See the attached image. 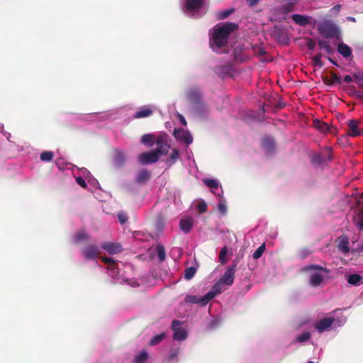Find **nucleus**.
<instances>
[{
	"instance_id": "f257e3e1",
	"label": "nucleus",
	"mask_w": 363,
	"mask_h": 363,
	"mask_svg": "<svg viewBox=\"0 0 363 363\" xmlns=\"http://www.w3.org/2000/svg\"><path fill=\"white\" fill-rule=\"evenodd\" d=\"M238 28V24L236 23L226 22L216 25L210 38L211 48L214 51H218L226 45L230 35Z\"/></svg>"
},
{
	"instance_id": "f03ea898",
	"label": "nucleus",
	"mask_w": 363,
	"mask_h": 363,
	"mask_svg": "<svg viewBox=\"0 0 363 363\" xmlns=\"http://www.w3.org/2000/svg\"><path fill=\"white\" fill-rule=\"evenodd\" d=\"M238 262L236 260H233V264L228 267L226 271L224 272L223 276L220 278L218 282L213 286V289L216 295L220 294L222 291L220 286L225 284L227 286H231L233 284L235 279V273L236 271Z\"/></svg>"
},
{
	"instance_id": "7ed1b4c3",
	"label": "nucleus",
	"mask_w": 363,
	"mask_h": 363,
	"mask_svg": "<svg viewBox=\"0 0 363 363\" xmlns=\"http://www.w3.org/2000/svg\"><path fill=\"white\" fill-rule=\"evenodd\" d=\"M333 160V150L331 147H326L319 152L311 155V163L317 167L327 166Z\"/></svg>"
},
{
	"instance_id": "20e7f679",
	"label": "nucleus",
	"mask_w": 363,
	"mask_h": 363,
	"mask_svg": "<svg viewBox=\"0 0 363 363\" xmlns=\"http://www.w3.org/2000/svg\"><path fill=\"white\" fill-rule=\"evenodd\" d=\"M318 31L325 38H338L340 35L338 27L330 21H325L319 24Z\"/></svg>"
},
{
	"instance_id": "39448f33",
	"label": "nucleus",
	"mask_w": 363,
	"mask_h": 363,
	"mask_svg": "<svg viewBox=\"0 0 363 363\" xmlns=\"http://www.w3.org/2000/svg\"><path fill=\"white\" fill-rule=\"evenodd\" d=\"M157 147L153 150L159 158L161 156L166 155L169 149L170 145L167 142V135H159L155 140Z\"/></svg>"
},
{
	"instance_id": "423d86ee",
	"label": "nucleus",
	"mask_w": 363,
	"mask_h": 363,
	"mask_svg": "<svg viewBox=\"0 0 363 363\" xmlns=\"http://www.w3.org/2000/svg\"><path fill=\"white\" fill-rule=\"evenodd\" d=\"M216 296L214 291H209L201 298H198L195 295H187L185 297V302L191 303H199L201 306H205Z\"/></svg>"
},
{
	"instance_id": "0eeeda50",
	"label": "nucleus",
	"mask_w": 363,
	"mask_h": 363,
	"mask_svg": "<svg viewBox=\"0 0 363 363\" xmlns=\"http://www.w3.org/2000/svg\"><path fill=\"white\" fill-rule=\"evenodd\" d=\"M182 322L180 320H174L172 323V330L174 331L173 338L175 340H184L187 337L186 331L180 328Z\"/></svg>"
},
{
	"instance_id": "6e6552de",
	"label": "nucleus",
	"mask_w": 363,
	"mask_h": 363,
	"mask_svg": "<svg viewBox=\"0 0 363 363\" xmlns=\"http://www.w3.org/2000/svg\"><path fill=\"white\" fill-rule=\"evenodd\" d=\"M82 252L86 260L96 259L101 253L97 245L94 244L88 245L82 250Z\"/></svg>"
},
{
	"instance_id": "1a4fd4ad",
	"label": "nucleus",
	"mask_w": 363,
	"mask_h": 363,
	"mask_svg": "<svg viewBox=\"0 0 363 363\" xmlns=\"http://www.w3.org/2000/svg\"><path fill=\"white\" fill-rule=\"evenodd\" d=\"M335 322V319L334 317H325L316 322L314 328L319 333H323L329 330Z\"/></svg>"
},
{
	"instance_id": "9d476101",
	"label": "nucleus",
	"mask_w": 363,
	"mask_h": 363,
	"mask_svg": "<svg viewBox=\"0 0 363 363\" xmlns=\"http://www.w3.org/2000/svg\"><path fill=\"white\" fill-rule=\"evenodd\" d=\"M158 159L157 154L153 150L143 152L138 156V160L141 164H152L157 162Z\"/></svg>"
},
{
	"instance_id": "9b49d317",
	"label": "nucleus",
	"mask_w": 363,
	"mask_h": 363,
	"mask_svg": "<svg viewBox=\"0 0 363 363\" xmlns=\"http://www.w3.org/2000/svg\"><path fill=\"white\" fill-rule=\"evenodd\" d=\"M359 121L357 119H352L347 122V135L351 137H357L363 134V131L360 130L358 128Z\"/></svg>"
},
{
	"instance_id": "f8f14e48",
	"label": "nucleus",
	"mask_w": 363,
	"mask_h": 363,
	"mask_svg": "<svg viewBox=\"0 0 363 363\" xmlns=\"http://www.w3.org/2000/svg\"><path fill=\"white\" fill-rule=\"evenodd\" d=\"M187 98L189 102L194 104H200L202 95L201 91L197 88H192L187 93Z\"/></svg>"
},
{
	"instance_id": "ddd939ff",
	"label": "nucleus",
	"mask_w": 363,
	"mask_h": 363,
	"mask_svg": "<svg viewBox=\"0 0 363 363\" xmlns=\"http://www.w3.org/2000/svg\"><path fill=\"white\" fill-rule=\"evenodd\" d=\"M174 135L177 139L184 141L186 145H189L193 141L191 134L189 132H185L182 128L175 129Z\"/></svg>"
},
{
	"instance_id": "4468645a",
	"label": "nucleus",
	"mask_w": 363,
	"mask_h": 363,
	"mask_svg": "<svg viewBox=\"0 0 363 363\" xmlns=\"http://www.w3.org/2000/svg\"><path fill=\"white\" fill-rule=\"evenodd\" d=\"M101 248L110 255H115L123 250L121 245L114 242H104L101 244Z\"/></svg>"
},
{
	"instance_id": "2eb2a0df",
	"label": "nucleus",
	"mask_w": 363,
	"mask_h": 363,
	"mask_svg": "<svg viewBox=\"0 0 363 363\" xmlns=\"http://www.w3.org/2000/svg\"><path fill=\"white\" fill-rule=\"evenodd\" d=\"M193 219L191 218H182L179 221V228L184 233H189L193 228Z\"/></svg>"
},
{
	"instance_id": "dca6fc26",
	"label": "nucleus",
	"mask_w": 363,
	"mask_h": 363,
	"mask_svg": "<svg viewBox=\"0 0 363 363\" xmlns=\"http://www.w3.org/2000/svg\"><path fill=\"white\" fill-rule=\"evenodd\" d=\"M292 20L298 25L301 26H305L310 23V17L307 16H303L301 14H293L291 16Z\"/></svg>"
},
{
	"instance_id": "f3484780",
	"label": "nucleus",
	"mask_w": 363,
	"mask_h": 363,
	"mask_svg": "<svg viewBox=\"0 0 363 363\" xmlns=\"http://www.w3.org/2000/svg\"><path fill=\"white\" fill-rule=\"evenodd\" d=\"M323 280H324L323 275L320 273L315 272L311 275L310 279H309V283H310L311 286H312L313 287H317L321 284V283L323 281Z\"/></svg>"
},
{
	"instance_id": "a211bd4d",
	"label": "nucleus",
	"mask_w": 363,
	"mask_h": 363,
	"mask_svg": "<svg viewBox=\"0 0 363 363\" xmlns=\"http://www.w3.org/2000/svg\"><path fill=\"white\" fill-rule=\"evenodd\" d=\"M347 281L352 286H359L363 284V277L358 274H351L347 276Z\"/></svg>"
},
{
	"instance_id": "6ab92c4d",
	"label": "nucleus",
	"mask_w": 363,
	"mask_h": 363,
	"mask_svg": "<svg viewBox=\"0 0 363 363\" xmlns=\"http://www.w3.org/2000/svg\"><path fill=\"white\" fill-rule=\"evenodd\" d=\"M203 5V0H186V7L189 11L199 9Z\"/></svg>"
},
{
	"instance_id": "aec40b11",
	"label": "nucleus",
	"mask_w": 363,
	"mask_h": 363,
	"mask_svg": "<svg viewBox=\"0 0 363 363\" xmlns=\"http://www.w3.org/2000/svg\"><path fill=\"white\" fill-rule=\"evenodd\" d=\"M153 113V111L147 106H143L141 107L138 111H137L134 114V118H146L150 116H151Z\"/></svg>"
},
{
	"instance_id": "412c9836",
	"label": "nucleus",
	"mask_w": 363,
	"mask_h": 363,
	"mask_svg": "<svg viewBox=\"0 0 363 363\" xmlns=\"http://www.w3.org/2000/svg\"><path fill=\"white\" fill-rule=\"evenodd\" d=\"M337 52L344 57H349L352 55V49L343 43L338 44Z\"/></svg>"
},
{
	"instance_id": "4be33fe9",
	"label": "nucleus",
	"mask_w": 363,
	"mask_h": 363,
	"mask_svg": "<svg viewBox=\"0 0 363 363\" xmlns=\"http://www.w3.org/2000/svg\"><path fill=\"white\" fill-rule=\"evenodd\" d=\"M150 178V173L146 169H142L138 173L135 181L139 184H145Z\"/></svg>"
},
{
	"instance_id": "5701e85b",
	"label": "nucleus",
	"mask_w": 363,
	"mask_h": 363,
	"mask_svg": "<svg viewBox=\"0 0 363 363\" xmlns=\"http://www.w3.org/2000/svg\"><path fill=\"white\" fill-rule=\"evenodd\" d=\"M203 184H205L209 189H211V191L213 194H216V190H218L220 184L219 183L213 179H203Z\"/></svg>"
},
{
	"instance_id": "b1692460",
	"label": "nucleus",
	"mask_w": 363,
	"mask_h": 363,
	"mask_svg": "<svg viewBox=\"0 0 363 363\" xmlns=\"http://www.w3.org/2000/svg\"><path fill=\"white\" fill-rule=\"evenodd\" d=\"M89 239V237L84 230L77 232L74 238V242L77 244L81 243L84 241H88Z\"/></svg>"
},
{
	"instance_id": "393cba45",
	"label": "nucleus",
	"mask_w": 363,
	"mask_h": 363,
	"mask_svg": "<svg viewBox=\"0 0 363 363\" xmlns=\"http://www.w3.org/2000/svg\"><path fill=\"white\" fill-rule=\"evenodd\" d=\"M323 82L327 85H333L335 83L341 84L340 78L335 73H332L331 77L329 79L328 77H325L323 78Z\"/></svg>"
},
{
	"instance_id": "a878e982",
	"label": "nucleus",
	"mask_w": 363,
	"mask_h": 363,
	"mask_svg": "<svg viewBox=\"0 0 363 363\" xmlns=\"http://www.w3.org/2000/svg\"><path fill=\"white\" fill-rule=\"evenodd\" d=\"M234 11L235 9L233 8H230L222 11H218L216 14V18L217 20H223L233 14Z\"/></svg>"
},
{
	"instance_id": "bb28decb",
	"label": "nucleus",
	"mask_w": 363,
	"mask_h": 363,
	"mask_svg": "<svg viewBox=\"0 0 363 363\" xmlns=\"http://www.w3.org/2000/svg\"><path fill=\"white\" fill-rule=\"evenodd\" d=\"M318 45L320 48L324 49L328 54H332L334 52V49L330 46L329 42L327 40H318Z\"/></svg>"
},
{
	"instance_id": "cd10ccee",
	"label": "nucleus",
	"mask_w": 363,
	"mask_h": 363,
	"mask_svg": "<svg viewBox=\"0 0 363 363\" xmlns=\"http://www.w3.org/2000/svg\"><path fill=\"white\" fill-rule=\"evenodd\" d=\"M141 143L145 145H148L149 147H152L155 143L154 142V137L150 134H145L141 138Z\"/></svg>"
},
{
	"instance_id": "c85d7f7f",
	"label": "nucleus",
	"mask_w": 363,
	"mask_h": 363,
	"mask_svg": "<svg viewBox=\"0 0 363 363\" xmlns=\"http://www.w3.org/2000/svg\"><path fill=\"white\" fill-rule=\"evenodd\" d=\"M314 126L316 129L323 133L328 132L329 130V125L327 123L318 120L314 121Z\"/></svg>"
},
{
	"instance_id": "c756f323",
	"label": "nucleus",
	"mask_w": 363,
	"mask_h": 363,
	"mask_svg": "<svg viewBox=\"0 0 363 363\" xmlns=\"http://www.w3.org/2000/svg\"><path fill=\"white\" fill-rule=\"evenodd\" d=\"M305 270H306V271L318 270V271L325 272L326 274L330 273V270L328 269L323 267L322 266L318 265V264H309L305 267Z\"/></svg>"
},
{
	"instance_id": "7c9ffc66",
	"label": "nucleus",
	"mask_w": 363,
	"mask_h": 363,
	"mask_svg": "<svg viewBox=\"0 0 363 363\" xmlns=\"http://www.w3.org/2000/svg\"><path fill=\"white\" fill-rule=\"evenodd\" d=\"M148 357V353L143 350L139 354L135 356L134 363H145Z\"/></svg>"
},
{
	"instance_id": "2f4dec72",
	"label": "nucleus",
	"mask_w": 363,
	"mask_h": 363,
	"mask_svg": "<svg viewBox=\"0 0 363 363\" xmlns=\"http://www.w3.org/2000/svg\"><path fill=\"white\" fill-rule=\"evenodd\" d=\"M312 251L308 247H302L297 251V257L301 259H306Z\"/></svg>"
},
{
	"instance_id": "473e14b6",
	"label": "nucleus",
	"mask_w": 363,
	"mask_h": 363,
	"mask_svg": "<svg viewBox=\"0 0 363 363\" xmlns=\"http://www.w3.org/2000/svg\"><path fill=\"white\" fill-rule=\"evenodd\" d=\"M165 337L164 333H160L154 336L149 342L150 346H155L160 343Z\"/></svg>"
},
{
	"instance_id": "72a5a7b5",
	"label": "nucleus",
	"mask_w": 363,
	"mask_h": 363,
	"mask_svg": "<svg viewBox=\"0 0 363 363\" xmlns=\"http://www.w3.org/2000/svg\"><path fill=\"white\" fill-rule=\"evenodd\" d=\"M156 250L160 262H164L166 258L164 247L163 245H159L157 246Z\"/></svg>"
},
{
	"instance_id": "f704fd0d",
	"label": "nucleus",
	"mask_w": 363,
	"mask_h": 363,
	"mask_svg": "<svg viewBox=\"0 0 363 363\" xmlns=\"http://www.w3.org/2000/svg\"><path fill=\"white\" fill-rule=\"evenodd\" d=\"M54 157V153L52 151H43L40 155V158L43 162H50Z\"/></svg>"
},
{
	"instance_id": "c9c22d12",
	"label": "nucleus",
	"mask_w": 363,
	"mask_h": 363,
	"mask_svg": "<svg viewBox=\"0 0 363 363\" xmlns=\"http://www.w3.org/2000/svg\"><path fill=\"white\" fill-rule=\"evenodd\" d=\"M322 57V54L318 53L312 58V62L314 67H318L320 68L323 66V62H322L321 60Z\"/></svg>"
},
{
	"instance_id": "e433bc0d",
	"label": "nucleus",
	"mask_w": 363,
	"mask_h": 363,
	"mask_svg": "<svg viewBox=\"0 0 363 363\" xmlns=\"http://www.w3.org/2000/svg\"><path fill=\"white\" fill-rule=\"evenodd\" d=\"M196 272V269L195 267H187L184 272V278L187 280L192 279L194 277Z\"/></svg>"
},
{
	"instance_id": "4c0bfd02",
	"label": "nucleus",
	"mask_w": 363,
	"mask_h": 363,
	"mask_svg": "<svg viewBox=\"0 0 363 363\" xmlns=\"http://www.w3.org/2000/svg\"><path fill=\"white\" fill-rule=\"evenodd\" d=\"M125 160V155L118 150L115 152V161L119 165H122Z\"/></svg>"
},
{
	"instance_id": "58836bf2",
	"label": "nucleus",
	"mask_w": 363,
	"mask_h": 363,
	"mask_svg": "<svg viewBox=\"0 0 363 363\" xmlns=\"http://www.w3.org/2000/svg\"><path fill=\"white\" fill-rule=\"evenodd\" d=\"M227 256V247H224L221 249L219 253V261L221 264H225L227 263L228 259L226 258Z\"/></svg>"
},
{
	"instance_id": "ea45409f",
	"label": "nucleus",
	"mask_w": 363,
	"mask_h": 363,
	"mask_svg": "<svg viewBox=\"0 0 363 363\" xmlns=\"http://www.w3.org/2000/svg\"><path fill=\"white\" fill-rule=\"evenodd\" d=\"M265 250V245L264 244H262V245H260L256 250L255 252L253 253L252 255V257L255 259H259V257H262V255H263L264 252Z\"/></svg>"
},
{
	"instance_id": "a19ab883",
	"label": "nucleus",
	"mask_w": 363,
	"mask_h": 363,
	"mask_svg": "<svg viewBox=\"0 0 363 363\" xmlns=\"http://www.w3.org/2000/svg\"><path fill=\"white\" fill-rule=\"evenodd\" d=\"M338 248L343 253L347 254L350 251V248L348 247V241L342 240L338 245Z\"/></svg>"
},
{
	"instance_id": "79ce46f5",
	"label": "nucleus",
	"mask_w": 363,
	"mask_h": 363,
	"mask_svg": "<svg viewBox=\"0 0 363 363\" xmlns=\"http://www.w3.org/2000/svg\"><path fill=\"white\" fill-rule=\"evenodd\" d=\"M354 82L362 88H363V74L357 72L353 74Z\"/></svg>"
},
{
	"instance_id": "37998d69",
	"label": "nucleus",
	"mask_w": 363,
	"mask_h": 363,
	"mask_svg": "<svg viewBox=\"0 0 363 363\" xmlns=\"http://www.w3.org/2000/svg\"><path fill=\"white\" fill-rule=\"evenodd\" d=\"M311 338V333L306 332L303 333L302 334L299 335L296 337V340L298 342H304L308 341Z\"/></svg>"
},
{
	"instance_id": "c03bdc74",
	"label": "nucleus",
	"mask_w": 363,
	"mask_h": 363,
	"mask_svg": "<svg viewBox=\"0 0 363 363\" xmlns=\"http://www.w3.org/2000/svg\"><path fill=\"white\" fill-rule=\"evenodd\" d=\"M306 45L307 46L308 49L310 50H314L315 45H316L315 40L311 38H306Z\"/></svg>"
},
{
	"instance_id": "a18cd8bd",
	"label": "nucleus",
	"mask_w": 363,
	"mask_h": 363,
	"mask_svg": "<svg viewBox=\"0 0 363 363\" xmlns=\"http://www.w3.org/2000/svg\"><path fill=\"white\" fill-rule=\"evenodd\" d=\"M179 151L177 149H173L169 156L171 163L174 164L179 158Z\"/></svg>"
},
{
	"instance_id": "49530a36",
	"label": "nucleus",
	"mask_w": 363,
	"mask_h": 363,
	"mask_svg": "<svg viewBox=\"0 0 363 363\" xmlns=\"http://www.w3.org/2000/svg\"><path fill=\"white\" fill-rule=\"evenodd\" d=\"M118 218L121 224H125L128 221V216L125 213H118Z\"/></svg>"
},
{
	"instance_id": "de8ad7c7",
	"label": "nucleus",
	"mask_w": 363,
	"mask_h": 363,
	"mask_svg": "<svg viewBox=\"0 0 363 363\" xmlns=\"http://www.w3.org/2000/svg\"><path fill=\"white\" fill-rule=\"evenodd\" d=\"M218 209L222 213L225 214L227 212V206L224 202H220L218 204Z\"/></svg>"
},
{
	"instance_id": "09e8293b",
	"label": "nucleus",
	"mask_w": 363,
	"mask_h": 363,
	"mask_svg": "<svg viewBox=\"0 0 363 363\" xmlns=\"http://www.w3.org/2000/svg\"><path fill=\"white\" fill-rule=\"evenodd\" d=\"M198 210L201 213H203L207 211V206L206 203H199L197 206Z\"/></svg>"
},
{
	"instance_id": "8fccbe9b",
	"label": "nucleus",
	"mask_w": 363,
	"mask_h": 363,
	"mask_svg": "<svg viewBox=\"0 0 363 363\" xmlns=\"http://www.w3.org/2000/svg\"><path fill=\"white\" fill-rule=\"evenodd\" d=\"M76 182L80 186L83 188H86L87 186L85 180L83 179L81 177H76Z\"/></svg>"
},
{
	"instance_id": "3c124183",
	"label": "nucleus",
	"mask_w": 363,
	"mask_h": 363,
	"mask_svg": "<svg viewBox=\"0 0 363 363\" xmlns=\"http://www.w3.org/2000/svg\"><path fill=\"white\" fill-rule=\"evenodd\" d=\"M101 259L105 264H108L111 265H113L115 264V260L112 258L107 257H101Z\"/></svg>"
},
{
	"instance_id": "603ef678",
	"label": "nucleus",
	"mask_w": 363,
	"mask_h": 363,
	"mask_svg": "<svg viewBox=\"0 0 363 363\" xmlns=\"http://www.w3.org/2000/svg\"><path fill=\"white\" fill-rule=\"evenodd\" d=\"M343 81H344V82H345V83H346V84H350V82H352V77H351V76H350V75H345V76L344 77Z\"/></svg>"
},
{
	"instance_id": "864d4df0",
	"label": "nucleus",
	"mask_w": 363,
	"mask_h": 363,
	"mask_svg": "<svg viewBox=\"0 0 363 363\" xmlns=\"http://www.w3.org/2000/svg\"><path fill=\"white\" fill-rule=\"evenodd\" d=\"M246 1L250 6H253L257 4L259 0H246Z\"/></svg>"
},
{
	"instance_id": "5fc2aeb1",
	"label": "nucleus",
	"mask_w": 363,
	"mask_h": 363,
	"mask_svg": "<svg viewBox=\"0 0 363 363\" xmlns=\"http://www.w3.org/2000/svg\"><path fill=\"white\" fill-rule=\"evenodd\" d=\"M256 52H257L258 55H263L266 53L265 50H264V48H261V47H258L257 48V50H256Z\"/></svg>"
},
{
	"instance_id": "6e6d98bb",
	"label": "nucleus",
	"mask_w": 363,
	"mask_h": 363,
	"mask_svg": "<svg viewBox=\"0 0 363 363\" xmlns=\"http://www.w3.org/2000/svg\"><path fill=\"white\" fill-rule=\"evenodd\" d=\"M357 225L360 230H363V220L358 219Z\"/></svg>"
},
{
	"instance_id": "4d7b16f0",
	"label": "nucleus",
	"mask_w": 363,
	"mask_h": 363,
	"mask_svg": "<svg viewBox=\"0 0 363 363\" xmlns=\"http://www.w3.org/2000/svg\"><path fill=\"white\" fill-rule=\"evenodd\" d=\"M358 219L363 220V208L361 209L358 213Z\"/></svg>"
},
{
	"instance_id": "13d9d810",
	"label": "nucleus",
	"mask_w": 363,
	"mask_h": 363,
	"mask_svg": "<svg viewBox=\"0 0 363 363\" xmlns=\"http://www.w3.org/2000/svg\"><path fill=\"white\" fill-rule=\"evenodd\" d=\"M180 117V121H181V123L184 125H186V121L185 120V118H184V116H182V115L179 116Z\"/></svg>"
},
{
	"instance_id": "bf43d9fd",
	"label": "nucleus",
	"mask_w": 363,
	"mask_h": 363,
	"mask_svg": "<svg viewBox=\"0 0 363 363\" xmlns=\"http://www.w3.org/2000/svg\"><path fill=\"white\" fill-rule=\"evenodd\" d=\"M328 60L332 63L335 66H338L337 63L333 60L332 59L331 57H328Z\"/></svg>"
},
{
	"instance_id": "052dcab7",
	"label": "nucleus",
	"mask_w": 363,
	"mask_h": 363,
	"mask_svg": "<svg viewBox=\"0 0 363 363\" xmlns=\"http://www.w3.org/2000/svg\"><path fill=\"white\" fill-rule=\"evenodd\" d=\"M347 19L348 21H352V22H355V21H356L355 18H354V17H352V16H348V17L347 18Z\"/></svg>"
},
{
	"instance_id": "680f3d73",
	"label": "nucleus",
	"mask_w": 363,
	"mask_h": 363,
	"mask_svg": "<svg viewBox=\"0 0 363 363\" xmlns=\"http://www.w3.org/2000/svg\"><path fill=\"white\" fill-rule=\"evenodd\" d=\"M339 311V309H335V310H334L331 313H336L337 311Z\"/></svg>"
},
{
	"instance_id": "e2e57ef3",
	"label": "nucleus",
	"mask_w": 363,
	"mask_h": 363,
	"mask_svg": "<svg viewBox=\"0 0 363 363\" xmlns=\"http://www.w3.org/2000/svg\"><path fill=\"white\" fill-rule=\"evenodd\" d=\"M308 363H315V362H311V361H310V362H308Z\"/></svg>"
},
{
	"instance_id": "0e129e2a",
	"label": "nucleus",
	"mask_w": 363,
	"mask_h": 363,
	"mask_svg": "<svg viewBox=\"0 0 363 363\" xmlns=\"http://www.w3.org/2000/svg\"><path fill=\"white\" fill-rule=\"evenodd\" d=\"M362 198H363V194L362 195Z\"/></svg>"
}]
</instances>
